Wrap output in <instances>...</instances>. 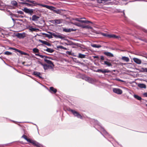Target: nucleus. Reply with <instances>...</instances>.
<instances>
[{
    "instance_id": "f257e3e1",
    "label": "nucleus",
    "mask_w": 147,
    "mask_h": 147,
    "mask_svg": "<svg viewBox=\"0 0 147 147\" xmlns=\"http://www.w3.org/2000/svg\"><path fill=\"white\" fill-rule=\"evenodd\" d=\"M100 133L106 138H112V136L110 135L100 125Z\"/></svg>"
},
{
    "instance_id": "f03ea898",
    "label": "nucleus",
    "mask_w": 147,
    "mask_h": 147,
    "mask_svg": "<svg viewBox=\"0 0 147 147\" xmlns=\"http://www.w3.org/2000/svg\"><path fill=\"white\" fill-rule=\"evenodd\" d=\"M68 110L69 111L71 112L74 116L78 118L82 119V116L81 115L76 111L70 109H69Z\"/></svg>"
},
{
    "instance_id": "7ed1b4c3",
    "label": "nucleus",
    "mask_w": 147,
    "mask_h": 147,
    "mask_svg": "<svg viewBox=\"0 0 147 147\" xmlns=\"http://www.w3.org/2000/svg\"><path fill=\"white\" fill-rule=\"evenodd\" d=\"M102 35L105 36L107 37L110 38H113L119 39L120 38L119 36H117L113 34H109L107 33H103V34Z\"/></svg>"
},
{
    "instance_id": "20e7f679",
    "label": "nucleus",
    "mask_w": 147,
    "mask_h": 147,
    "mask_svg": "<svg viewBox=\"0 0 147 147\" xmlns=\"http://www.w3.org/2000/svg\"><path fill=\"white\" fill-rule=\"evenodd\" d=\"M63 21L62 19H55L54 20H51L49 22L55 25H57L62 23Z\"/></svg>"
},
{
    "instance_id": "39448f33",
    "label": "nucleus",
    "mask_w": 147,
    "mask_h": 147,
    "mask_svg": "<svg viewBox=\"0 0 147 147\" xmlns=\"http://www.w3.org/2000/svg\"><path fill=\"white\" fill-rule=\"evenodd\" d=\"M85 80L89 83L92 84H94L96 82V79L88 77L85 78Z\"/></svg>"
},
{
    "instance_id": "423d86ee",
    "label": "nucleus",
    "mask_w": 147,
    "mask_h": 147,
    "mask_svg": "<svg viewBox=\"0 0 147 147\" xmlns=\"http://www.w3.org/2000/svg\"><path fill=\"white\" fill-rule=\"evenodd\" d=\"M23 10L26 13H28L31 16L33 14L34 11V9H28L26 8H25Z\"/></svg>"
},
{
    "instance_id": "0eeeda50",
    "label": "nucleus",
    "mask_w": 147,
    "mask_h": 147,
    "mask_svg": "<svg viewBox=\"0 0 147 147\" xmlns=\"http://www.w3.org/2000/svg\"><path fill=\"white\" fill-rule=\"evenodd\" d=\"M113 91L114 93L118 94H121L122 93V90L119 88H113Z\"/></svg>"
},
{
    "instance_id": "6e6552de",
    "label": "nucleus",
    "mask_w": 147,
    "mask_h": 147,
    "mask_svg": "<svg viewBox=\"0 0 147 147\" xmlns=\"http://www.w3.org/2000/svg\"><path fill=\"white\" fill-rule=\"evenodd\" d=\"M40 18L38 16H37L36 15H33L32 16V18H30V20H32L33 21H37L38 19Z\"/></svg>"
},
{
    "instance_id": "1a4fd4ad",
    "label": "nucleus",
    "mask_w": 147,
    "mask_h": 147,
    "mask_svg": "<svg viewBox=\"0 0 147 147\" xmlns=\"http://www.w3.org/2000/svg\"><path fill=\"white\" fill-rule=\"evenodd\" d=\"M76 30L74 29L73 28H63V32H71L74 31Z\"/></svg>"
},
{
    "instance_id": "9d476101",
    "label": "nucleus",
    "mask_w": 147,
    "mask_h": 147,
    "mask_svg": "<svg viewBox=\"0 0 147 147\" xmlns=\"http://www.w3.org/2000/svg\"><path fill=\"white\" fill-rule=\"evenodd\" d=\"M16 36L19 38H22L25 36V33H18L16 35Z\"/></svg>"
},
{
    "instance_id": "9b49d317",
    "label": "nucleus",
    "mask_w": 147,
    "mask_h": 147,
    "mask_svg": "<svg viewBox=\"0 0 147 147\" xmlns=\"http://www.w3.org/2000/svg\"><path fill=\"white\" fill-rule=\"evenodd\" d=\"M133 60L134 62L137 64H140L141 63V60L140 59L136 58H133Z\"/></svg>"
},
{
    "instance_id": "f8f14e48",
    "label": "nucleus",
    "mask_w": 147,
    "mask_h": 147,
    "mask_svg": "<svg viewBox=\"0 0 147 147\" xmlns=\"http://www.w3.org/2000/svg\"><path fill=\"white\" fill-rule=\"evenodd\" d=\"M33 74L36 76L40 78H42L41 76V74L39 72H37L36 71H34Z\"/></svg>"
},
{
    "instance_id": "ddd939ff",
    "label": "nucleus",
    "mask_w": 147,
    "mask_h": 147,
    "mask_svg": "<svg viewBox=\"0 0 147 147\" xmlns=\"http://www.w3.org/2000/svg\"><path fill=\"white\" fill-rule=\"evenodd\" d=\"M52 35H53L55 38H58L61 39H63L64 38V36H63L60 35H57L54 33H53L52 34Z\"/></svg>"
},
{
    "instance_id": "4468645a",
    "label": "nucleus",
    "mask_w": 147,
    "mask_h": 147,
    "mask_svg": "<svg viewBox=\"0 0 147 147\" xmlns=\"http://www.w3.org/2000/svg\"><path fill=\"white\" fill-rule=\"evenodd\" d=\"M26 1L27 2H28V3H30L31 4L33 5V6H36V5H38V3H36V1H30L29 0H26Z\"/></svg>"
},
{
    "instance_id": "2eb2a0df",
    "label": "nucleus",
    "mask_w": 147,
    "mask_h": 147,
    "mask_svg": "<svg viewBox=\"0 0 147 147\" xmlns=\"http://www.w3.org/2000/svg\"><path fill=\"white\" fill-rule=\"evenodd\" d=\"M103 53L105 55L108 57H113L114 56L110 52H105Z\"/></svg>"
},
{
    "instance_id": "dca6fc26",
    "label": "nucleus",
    "mask_w": 147,
    "mask_h": 147,
    "mask_svg": "<svg viewBox=\"0 0 147 147\" xmlns=\"http://www.w3.org/2000/svg\"><path fill=\"white\" fill-rule=\"evenodd\" d=\"M45 47L47 48V49H44V51H47L50 53H52L54 51V50L53 49H51V48H48L46 46Z\"/></svg>"
},
{
    "instance_id": "f3484780",
    "label": "nucleus",
    "mask_w": 147,
    "mask_h": 147,
    "mask_svg": "<svg viewBox=\"0 0 147 147\" xmlns=\"http://www.w3.org/2000/svg\"><path fill=\"white\" fill-rule=\"evenodd\" d=\"M16 51L20 53L22 55H29V54L26 53L24 51H22L19 50H16Z\"/></svg>"
},
{
    "instance_id": "a211bd4d",
    "label": "nucleus",
    "mask_w": 147,
    "mask_h": 147,
    "mask_svg": "<svg viewBox=\"0 0 147 147\" xmlns=\"http://www.w3.org/2000/svg\"><path fill=\"white\" fill-rule=\"evenodd\" d=\"M44 60L47 63L53 66H54V65H53V63L51 61L46 59H45Z\"/></svg>"
},
{
    "instance_id": "6ab92c4d",
    "label": "nucleus",
    "mask_w": 147,
    "mask_h": 147,
    "mask_svg": "<svg viewBox=\"0 0 147 147\" xmlns=\"http://www.w3.org/2000/svg\"><path fill=\"white\" fill-rule=\"evenodd\" d=\"M138 86L141 88H146V86L145 84H140L138 85Z\"/></svg>"
},
{
    "instance_id": "aec40b11",
    "label": "nucleus",
    "mask_w": 147,
    "mask_h": 147,
    "mask_svg": "<svg viewBox=\"0 0 147 147\" xmlns=\"http://www.w3.org/2000/svg\"><path fill=\"white\" fill-rule=\"evenodd\" d=\"M29 30L31 31H37L38 30H39V29L38 28H33L32 26L30 27L29 28Z\"/></svg>"
},
{
    "instance_id": "412c9836",
    "label": "nucleus",
    "mask_w": 147,
    "mask_h": 147,
    "mask_svg": "<svg viewBox=\"0 0 147 147\" xmlns=\"http://www.w3.org/2000/svg\"><path fill=\"white\" fill-rule=\"evenodd\" d=\"M91 46L92 47L96 48H99L101 47V45H97L96 44H91Z\"/></svg>"
},
{
    "instance_id": "4be33fe9",
    "label": "nucleus",
    "mask_w": 147,
    "mask_h": 147,
    "mask_svg": "<svg viewBox=\"0 0 147 147\" xmlns=\"http://www.w3.org/2000/svg\"><path fill=\"white\" fill-rule=\"evenodd\" d=\"M86 55L84 54H82L80 53H78V57L79 58H85Z\"/></svg>"
},
{
    "instance_id": "5701e85b",
    "label": "nucleus",
    "mask_w": 147,
    "mask_h": 147,
    "mask_svg": "<svg viewBox=\"0 0 147 147\" xmlns=\"http://www.w3.org/2000/svg\"><path fill=\"white\" fill-rule=\"evenodd\" d=\"M122 59L126 62H128L129 60L128 57L125 56L122 57Z\"/></svg>"
},
{
    "instance_id": "b1692460",
    "label": "nucleus",
    "mask_w": 147,
    "mask_h": 147,
    "mask_svg": "<svg viewBox=\"0 0 147 147\" xmlns=\"http://www.w3.org/2000/svg\"><path fill=\"white\" fill-rule=\"evenodd\" d=\"M23 3L25 5L28 7H33V5L31 4L30 3Z\"/></svg>"
},
{
    "instance_id": "393cba45",
    "label": "nucleus",
    "mask_w": 147,
    "mask_h": 147,
    "mask_svg": "<svg viewBox=\"0 0 147 147\" xmlns=\"http://www.w3.org/2000/svg\"><path fill=\"white\" fill-rule=\"evenodd\" d=\"M104 63H102V64L103 65H107V66H112V65L111 63L109 62H108V61H104Z\"/></svg>"
},
{
    "instance_id": "a878e982",
    "label": "nucleus",
    "mask_w": 147,
    "mask_h": 147,
    "mask_svg": "<svg viewBox=\"0 0 147 147\" xmlns=\"http://www.w3.org/2000/svg\"><path fill=\"white\" fill-rule=\"evenodd\" d=\"M134 97L136 99L139 100H141L142 99L140 96L136 94H134Z\"/></svg>"
},
{
    "instance_id": "bb28decb",
    "label": "nucleus",
    "mask_w": 147,
    "mask_h": 147,
    "mask_svg": "<svg viewBox=\"0 0 147 147\" xmlns=\"http://www.w3.org/2000/svg\"><path fill=\"white\" fill-rule=\"evenodd\" d=\"M32 143L37 147H40V144L35 141H32Z\"/></svg>"
},
{
    "instance_id": "cd10ccee",
    "label": "nucleus",
    "mask_w": 147,
    "mask_h": 147,
    "mask_svg": "<svg viewBox=\"0 0 147 147\" xmlns=\"http://www.w3.org/2000/svg\"><path fill=\"white\" fill-rule=\"evenodd\" d=\"M11 4L15 7H16L18 5L17 3L15 1H13L11 2Z\"/></svg>"
},
{
    "instance_id": "c85d7f7f",
    "label": "nucleus",
    "mask_w": 147,
    "mask_h": 147,
    "mask_svg": "<svg viewBox=\"0 0 147 147\" xmlns=\"http://www.w3.org/2000/svg\"><path fill=\"white\" fill-rule=\"evenodd\" d=\"M140 56L144 57L147 59V53L145 52L141 53V55H140Z\"/></svg>"
},
{
    "instance_id": "c756f323",
    "label": "nucleus",
    "mask_w": 147,
    "mask_h": 147,
    "mask_svg": "<svg viewBox=\"0 0 147 147\" xmlns=\"http://www.w3.org/2000/svg\"><path fill=\"white\" fill-rule=\"evenodd\" d=\"M51 91L55 93L57 91V90L56 89L54 88L53 87H51L50 88Z\"/></svg>"
},
{
    "instance_id": "7c9ffc66",
    "label": "nucleus",
    "mask_w": 147,
    "mask_h": 147,
    "mask_svg": "<svg viewBox=\"0 0 147 147\" xmlns=\"http://www.w3.org/2000/svg\"><path fill=\"white\" fill-rule=\"evenodd\" d=\"M103 74H105V73H108L109 72H110L111 71L109 70L108 69H103Z\"/></svg>"
},
{
    "instance_id": "2f4dec72",
    "label": "nucleus",
    "mask_w": 147,
    "mask_h": 147,
    "mask_svg": "<svg viewBox=\"0 0 147 147\" xmlns=\"http://www.w3.org/2000/svg\"><path fill=\"white\" fill-rule=\"evenodd\" d=\"M38 41L39 42H40L45 45H46V44L47 42V41H46L43 40H40V39H39L38 40Z\"/></svg>"
},
{
    "instance_id": "473e14b6",
    "label": "nucleus",
    "mask_w": 147,
    "mask_h": 147,
    "mask_svg": "<svg viewBox=\"0 0 147 147\" xmlns=\"http://www.w3.org/2000/svg\"><path fill=\"white\" fill-rule=\"evenodd\" d=\"M43 68L45 70L49 68V66L46 64L43 65Z\"/></svg>"
},
{
    "instance_id": "72a5a7b5",
    "label": "nucleus",
    "mask_w": 147,
    "mask_h": 147,
    "mask_svg": "<svg viewBox=\"0 0 147 147\" xmlns=\"http://www.w3.org/2000/svg\"><path fill=\"white\" fill-rule=\"evenodd\" d=\"M92 121L94 122V124H97L100 125L99 123L97 120L93 119L92 120Z\"/></svg>"
},
{
    "instance_id": "f704fd0d",
    "label": "nucleus",
    "mask_w": 147,
    "mask_h": 147,
    "mask_svg": "<svg viewBox=\"0 0 147 147\" xmlns=\"http://www.w3.org/2000/svg\"><path fill=\"white\" fill-rule=\"evenodd\" d=\"M33 51L34 53H38L39 52V50L36 48H34L33 49Z\"/></svg>"
},
{
    "instance_id": "c9c22d12",
    "label": "nucleus",
    "mask_w": 147,
    "mask_h": 147,
    "mask_svg": "<svg viewBox=\"0 0 147 147\" xmlns=\"http://www.w3.org/2000/svg\"><path fill=\"white\" fill-rule=\"evenodd\" d=\"M107 1H108L107 0H99L98 1V3H105Z\"/></svg>"
},
{
    "instance_id": "e433bc0d",
    "label": "nucleus",
    "mask_w": 147,
    "mask_h": 147,
    "mask_svg": "<svg viewBox=\"0 0 147 147\" xmlns=\"http://www.w3.org/2000/svg\"><path fill=\"white\" fill-rule=\"evenodd\" d=\"M55 12L57 14H60L61 13V12L60 10L58 9H56V11H55Z\"/></svg>"
},
{
    "instance_id": "4c0bfd02",
    "label": "nucleus",
    "mask_w": 147,
    "mask_h": 147,
    "mask_svg": "<svg viewBox=\"0 0 147 147\" xmlns=\"http://www.w3.org/2000/svg\"><path fill=\"white\" fill-rule=\"evenodd\" d=\"M46 8L49 9L51 10V9H52V8H53V6H50L49 5H46Z\"/></svg>"
},
{
    "instance_id": "58836bf2",
    "label": "nucleus",
    "mask_w": 147,
    "mask_h": 147,
    "mask_svg": "<svg viewBox=\"0 0 147 147\" xmlns=\"http://www.w3.org/2000/svg\"><path fill=\"white\" fill-rule=\"evenodd\" d=\"M46 36L49 38H52V36L51 34H45Z\"/></svg>"
},
{
    "instance_id": "ea45409f",
    "label": "nucleus",
    "mask_w": 147,
    "mask_h": 147,
    "mask_svg": "<svg viewBox=\"0 0 147 147\" xmlns=\"http://www.w3.org/2000/svg\"><path fill=\"white\" fill-rule=\"evenodd\" d=\"M12 53L8 51H6L4 53V54L7 55H11Z\"/></svg>"
},
{
    "instance_id": "a19ab883",
    "label": "nucleus",
    "mask_w": 147,
    "mask_h": 147,
    "mask_svg": "<svg viewBox=\"0 0 147 147\" xmlns=\"http://www.w3.org/2000/svg\"><path fill=\"white\" fill-rule=\"evenodd\" d=\"M114 80H117V81H120V82H124V81L123 80H121V79H119L118 78H116L114 79Z\"/></svg>"
},
{
    "instance_id": "79ce46f5",
    "label": "nucleus",
    "mask_w": 147,
    "mask_h": 147,
    "mask_svg": "<svg viewBox=\"0 0 147 147\" xmlns=\"http://www.w3.org/2000/svg\"><path fill=\"white\" fill-rule=\"evenodd\" d=\"M142 70L143 72H147V68H142Z\"/></svg>"
},
{
    "instance_id": "37998d69",
    "label": "nucleus",
    "mask_w": 147,
    "mask_h": 147,
    "mask_svg": "<svg viewBox=\"0 0 147 147\" xmlns=\"http://www.w3.org/2000/svg\"><path fill=\"white\" fill-rule=\"evenodd\" d=\"M76 20L82 23H83V20H81L79 18H77L76 19Z\"/></svg>"
},
{
    "instance_id": "c03bdc74",
    "label": "nucleus",
    "mask_w": 147,
    "mask_h": 147,
    "mask_svg": "<svg viewBox=\"0 0 147 147\" xmlns=\"http://www.w3.org/2000/svg\"><path fill=\"white\" fill-rule=\"evenodd\" d=\"M38 5L40 6H41L42 7H46V5H47L42 4H40V3H38Z\"/></svg>"
},
{
    "instance_id": "a18cd8bd",
    "label": "nucleus",
    "mask_w": 147,
    "mask_h": 147,
    "mask_svg": "<svg viewBox=\"0 0 147 147\" xmlns=\"http://www.w3.org/2000/svg\"><path fill=\"white\" fill-rule=\"evenodd\" d=\"M63 46H61V45H59V46H57V49H62L63 48Z\"/></svg>"
},
{
    "instance_id": "49530a36",
    "label": "nucleus",
    "mask_w": 147,
    "mask_h": 147,
    "mask_svg": "<svg viewBox=\"0 0 147 147\" xmlns=\"http://www.w3.org/2000/svg\"><path fill=\"white\" fill-rule=\"evenodd\" d=\"M22 138H24L26 140H27V139L28 138H27V136L26 135H23L22 136Z\"/></svg>"
},
{
    "instance_id": "de8ad7c7",
    "label": "nucleus",
    "mask_w": 147,
    "mask_h": 147,
    "mask_svg": "<svg viewBox=\"0 0 147 147\" xmlns=\"http://www.w3.org/2000/svg\"><path fill=\"white\" fill-rule=\"evenodd\" d=\"M66 54L69 55H72V54L71 53V51H67L66 52Z\"/></svg>"
},
{
    "instance_id": "09e8293b",
    "label": "nucleus",
    "mask_w": 147,
    "mask_h": 147,
    "mask_svg": "<svg viewBox=\"0 0 147 147\" xmlns=\"http://www.w3.org/2000/svg\"><path fill=\"white\" fill-rule=\"evenodd\" d=\"M141 30H142L144 32L146 33H147V30H146L145 29L143 28H141Z\"/></svg>"
},
{
    "instance_id": "8fccbe9b",
    "label": "nucleus",
    "mask_w": 147,
    "mask_h": 147,
    "mask_svg": "<svg viewBox=\"0 0 147 147\" xmlns=\"http://www.w3.org/2000/svg\"><path fill=\"white\" fill-rule=\"evenodd\" d=\"M17 12L18 13L20 14H24L23 12L21 11H18Z\"/></svg>"
},
{
    "instance_id": "3c124183",
    "label": "nucleus",
    "mask_w": 147,
    "mask_h": 147,
    "mask_svg": "<svg viewBox=\"0 0 147 147\" xmlns=\"http://www.w3.org/2000/svg\"><path fill=\"white\" fill-rule=\"evenodd\" d=\"M76 25L78 26H79V27H81V26H82V24H81L80 23H77Z\"/></svg>"
},
{
    "instance_id": "603ef678",
    "label": "nucleus",
    "mask_w": 147,
    "mask_h": 147,
    "mask_svg": "<svg viewBox=\"0 0 147 147\" xmlns=\"http://www.w3.org/2000/svg\"><path fill=\"white\" fill-rule=\"evenodd\" d=\"M26 141L30 143H32V140L30 139L27 138Z\"/></svg>"
},
{
    "instance_id": "864d4df0",
    "label": "nucleus",
    "mask_w": 147,
    "mask_h": 147,
    "mask_svg": "<svg viewBox=\"0 0 147 147\" xmlns=\"http://www.w3.org/2000/svg\"><path fill=\"white\" fill-rule=\"evenodd\" d=\"M143 95L144 97H147V92H145L143 94Z\"/></svg>"
},
{
    "instance_id": "5fc2aeb1",
    "label": "nucleus",
    "mask_w": 147,
    "mask_h": 147,
    "mask_svg": "<svg viewBox=\"0 0 147 147\" xmlns=\"http://www.w3.org/2000/svg\"><path fill=\"white\" fill-rule=\"evenodd\" d=\"M86 28L88 29H91L92 28V27L91 26H86Z\"/></svg>"
},
{
    "instance_id": "6e6d98bb",
    "label": "nucleus",
    "mask_w": 147,
    "mask_h": 147,
    "mask_svg": "<svg viewBox=\"0 0 147 147\" xmlns=\"http://www.w3.org/2000/svg\"><path fill=\"white\" fill-rule=\"evenodd\" d=\"M89 21L87 20H83V23L88 24L89 23Z\"/></svg>"
},
{
    "instance_id": "4d7b16f0",
    "label": "nucleus",
    "mask_w": 147,
    "mask_h": 147,
    "mask_svg": "<svg viewBox=\"0 0 147 147\" xmlns=\"http://www.w3.org/2000/svg\"><path fill=\"white\" fill-rule=\"evenodd\" d=\"M100 59L102 61L103 60L105 59L104 57L102 56H100Z\"/></svg>"
},
{
    "instance_id": "13d9d810",
    "label": "nucleus",
    "mask_w": 147,
    "mask_h": 147,
    "mask_svg": "<svg viewBox=\"0 0 147 147\" xmlns=\"http://www.w3.org/2000/svg\"><path fill=\"white\" fill-rule=\"evenodd\" d=\"M139 39L141 41H144V42H146V39H141V38H139Z\"/></svg>"
},
{
    "instance_id": "bf43d9fd",
    "label": "nucleus",
    "mask_w": 147,
    "mask_h": 147,
    "mask_svg": "<svg viewBox=\"0 0 147 147\" xmlns=\"http://www.w3.org/2000/svg\"><path fill=\"white\" fill-rule=\"evenodd\" d=\"M51 10H52L53 11L55 12V11H56V9H55V7H53V8H52V9H51Z\"/></svg>"
},
{
    "instance_id": "052dcab7",
    "label": "nucleus",
    "mask_w": 147,
    "mask_h": 147,
    "mask_svg": "<svg viewBox=\"0 0 147 147\" xmlns=\"http://www.w3.org/2000/svg\"><path fill=\"white\" fill-rule=\"evenodd\" d=\"M46 45H47L48 46H51V45L49 43L47 42Z\"/></svg>"
},
{
    "instance_id": "680f3d73",
    "label": "nucleus",
    "mask_w": 147,
    "mask_h": 147,
    "mask_svg": "<svg viewBox=\"0 0 147 147\" xmlns=\"http://www.w3.org/2000/svg\"><path fill=\"white\" fill-rule=\"evenodd\" d=\"M81 28H86V26H85L83 25H82Z\"/></svg>"
},
{
    "instance_id": "e2e57ef3",
    "label": "nucleus",
    "mask_w": 147,
    "mask_h": 147,
    "mask_svg": "<svg viewBox=\"0 0 147 147\" xmlns=\"http://www.w3.org/2000/svg\"><path fill=\"white\" fill-rule=\"evenodd\" d=\"M134 1H146L144 0H137Z\"/></svg>"
},
{
    "instance_id": "0e129e2a",
    "label": "nucleus",
    "mask_w": 147,
    "mask_h": 147,
    "mask_svg": "<svg viewBox=\"0 0 147 147\" xmlns=\"http://www.w3.org/2000/svg\"><path fill=\"white\" fill-rule=\"evenodd\" d=\"M40 57L41 58H44V57H45V56H44V55H40Z\"/></svg>"
},
{
    "instance_id": "69168bd1",
    "label": "nucleus",
    "mask_w": 147,
    "mask_h": 147,
    "mask_svg": "<svg viewBox=\"0 0 147 147\" xmlns=\"http://www.w3.org/2000/svg\"><path fill=\"white\" fill-rule=\"evenodd\" d=\"M135 54L136 55L140 56V55H141V53H138Z\"/></svg>"
},
{
    "instance_id": "338daca9",
    "label": "nucleus",
    "mask_w": 147,
    "mask_h": 147,
    "mask_svg": "<svg viewBox=\"0 0 147 147\" xmlns=\"http://www.w3.org/2000/svg\"><path fill=\"white\" fill-rule=\"evenodd\" d=\"M9 49H13V50H16H16H18V49H16L15 48H12V47L10 48H9Z\"/></svg>"
},
{
    "instance_id": "774afa93",
    "label": "nucleus",
    "mask_w": 147,
    "mask_h": 147,
    "mask_svg": "<svg viewBox=\"0 0 147 147\" xmlns=\"http://www.w3.org/2000/svg\"><path fill=\"white\" fill-rule=\"evenodd\" d=\"M94 58H98L99 57L97 56H94Z\"/></svg>"
}]
</instances>
